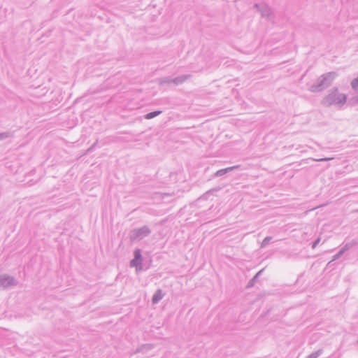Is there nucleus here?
<instances>
[{"instance_id": "f257e3e1", "label": "nucleus", "mask_w": 358, "mask_h": 358, "mask_svg": "<svg viewBox=\"0 0 358 358\" xmlns=\"http://www.w3.org/2000/svg\"><path fill=\"white\" fill-rule=\"evenodd\" d=\"M336 76L337 73L334 71L322 74L310 86L309 91L314 93L322 92L331 85Z\"/></svg>"}, {"instance_id": "f03ea898", "label": "nucleus", "mask_w": 358, "mask_h": 358, "mask_svg": "<svg viewBox=\"0 0 358 358\" xmlns=\"http://www.w3.org/2000/svg\"><path fill=\"white\" fill-rule=\"evenodd\" d=\"M346 100L347 96L345 94L340 93L338 88H334L322 99L321 103L323 106L327 107L333 105L341 107L345 103Z\"/></svg>"}, {"instance_id": "b1692460", "label": "nucleus", "mask_w": 358, "mask_h": 358, "mask_svg": "<svg viewBox=\"0 0 358 358\" xmlns=\"http://www.w3.org/2000/svg\"><path fill=\"white\" fill-rule=\"evenodd\" d=\"M357 343H358V340H357Z\"/></svg>"}, {"instance_id": "ddd939ff", "label": "nucleus", "mask_w": 358, "mask_h": 358, "mask_svg": "<svg viewBox=\"0 0 358 358\" xmlns=\"http://www.w3.org/2000/svg\"><path fill=\"white\" fill-rule=\"evenodd\" d=\"M171 78H169L168 77H164V78H159V80H158V83L160 85H164V84H169V83H171Z\"/></svg>"}, {"instance_id": "7ed1b4c3", "label": "nucleus", "mask_w": 358, "mask_h": 358, "mask_svg": "<svg viewBox=\"0 0 358 358\" xmlns=\"http://www.w3.org/2000/svg\"><path fill=\"white\" fill-rule=\"evenodd\" d=\"M151 231L147 226H143L141 228L134 229L130 233V240L134 241L137 239H142L148 236Z\"/></svg>"}, {"instance_id": "aec40b11", "label": "nucleus", "mask_w": 358, "mask_h": 358, "mask_svg": "<svg viewBox=\"0 0 358 358\" xmlns=\"http://www.w3.org/2000/svg\"><path fill=\"white\" fill-rule=\"evenodd\" d=\"M320 242V238L318 237L312 244V248L315 249Z\"/></svg>"}, {"instance_id": "412c9836", "label": "nucleus", "mask_w": 358, "mask_h": 358, "mask_svg": "<svg viewBox=\"0 0 358 358\" xmlns=\"http://www.w3.org/2000/svg\"><path fill=\"white\" fill-rule=\"evenodd\" d=\"M350 102H352L353 103H358V95L352 97Z\"/></svg>"}, {"instance_id": "dca6fc26", "label": "nucleus", "mask_w": 358, "mask_h": 358, "mask_svg": "<svg viewBox=\"0 0 358 358\" xmlns=\"http://www.w3.org/2000/svg\"><path fill=\"white\" fill-rule=\"evenodd\" d=\"M345 253V252L341 249L338 253H336L334 257H333V259L331 260V262L333 261H335V260H337L343 254Z\"/></svg>"}, {"instance_id": "2eb2a0df", "label": "nucleus", "mask_w": 358, "mask_h": 358, "mask_svg": "<svg viewBox=\"0 0 358 358\" xmlns=\"http://www.w3.org/2000/svg\"><path fill=\"white\" fill-rule=\"evenodd\" d=\"M12 136V134L9 131L0 133V141L8 138Z\"/></svg>"}, {"instance_id": "20e7f679", "label": "nucleus", "mask_w": 358, "mask_h": 358, "mask_svg": "<svg viewBox=\"0 0 358 358\" xmlns=\"http://www.w3.org/2000/svg\"><path fill=\"white\" fill-rule=\"evenodd\" d=\"M254 7L258 10L262 17H266L268 20L272 19L273 13L268 5L264 3H255Z\"/></svg>"}, {"instance_id": "f8f14e48", "label": "nucleus", "mask_w": 358, "mask_h": 358, "mask_svg": "<svg viewBox=\"0 0 358 358\" xmlns=\"http://www.w3.org/2000/svg\"><path fill=\"white\" fill-rule=\"evenodd\" d=\"M162 113V110H155L153 112H150V113H148V114H146L145 117L147 120H150V119L154 118L155 117L160 115Z\"/></svg>"}, {"instance_id": "9d476101", "label": "nucleus", "mask_w": 358, "mask_h": 358, "mask_svg": "<svg viewBox=\"0 0 358 358\" xmlns=\"http://www.w3.org/2000/svg\"><path fill=\"white\" fill-rule=\"evenodd\" d=\"M264 268L260 270L259 271H258L255 275L248 282V287H253L255 282L257 280V279L259 278V277L262 275V273H263L264 271Z\"/></svg>"}, {"instance_id": "0eeeda50", "label": "nucleus", "mask_w": 358, "mask_h": 358, "mask_svg": "<svg viewBox=\"0 0 358 358\" xmlns=\"http://www.w3.org/2000/svg\"><path fill=\"white\" fill-rule=\"evenodd\" d=\"M239 167H240V165H236V166L228 167V168H226V169H220L217 172H215L214 176L215 177H220V176H222L224 174H226V173H229V172H230L231 171H234L235 169H238Z\"/></svg>"}, {"instance_id": "1a4fd4ad", "label": "nucleus", "mask_w": 358, "mask_h": 358, "mask_svg": "<svg viewBox=\"0 0 358 358\" xmlns=\"http://www.w3.org/2000/svg\"><path fill=\"white\" fill-rule=\"evenodd\" d=\"M164 296L162 290L158 289L152 296V301L154 304L157 303Z\"/></svg>"}, {"instance_id": "39448f33", "label": "nucleus", "mask_w": 358, "mask_h": 358, "mask_svg": "<svg viewBox=\"0 0 358 358\" xmlns=\"http://www.w3.org/2000/svg\"><path fill=\"white\" fill-rule=\"evenodd\" d=\"M17 284V282L13 277L6 274L0 275V287L2 289H6L10 286H15Z\"/></svg>"}, {"instance_id": "a211bd4d", "label": "nucleus", "mask_w": 358, "mask_h": 358, "mask_svg": "<svg viewBox=\"0 0 358 358\" xmlns=\"http://www.w3.org/2000/svg\"><path fill=\"white\" fill-rule=\"evenodd\" d=\"M351 86L352 89L358 90V77L352 81Z\"/></svg>"}, {"instance_id": "6e6552de", "label": "nucleus", "mask_w": 358, "mask_h": 358, "mask_svg": "<svg viewBox=\"0 0 358 358\" xmlns=\"http://www.w3.org/2000/svg\"><path fill=\"white\" fill-rule=\"evenodd\" d=\"M191 76H192L190 74L180 76L176 77L175 78H173L171 80V83L175 84L176 85H178L183 83L189 78H190Z\"/></svg>"}, {"instance_id": "9b49d317", "label": "nucleus", "mask_w": 358, "mask_h": 358, "mask_svg": "<svg viewBox=\"0 0 358 358\" xmlns=\"http://www.w3.org/2000/svg\"><path fill=\"white\" fill-rule=\"evenodd\" d=\"M357 244V241L352 240L351 242L345 243L343 247L342 250L345 252L346 251L350 250L354 246H355Z\"/></svg>"}, {"instance_id": "5701e85b", "label": "nucleus", "mask_w": 358, "mask_h": 358, "mask_svg": "<svg viewBox=\"0 0 358 358\" xmlns=\"http://www.w3.org/2000/svg\"><path fill=\"white\" fill-rule=\"evenodd\" d=\"M353 212H356V213H358V208L356 209V210H354Z\"/></svg>"}, {"instance_id": "6ab92c4d", "label": "nucleus", "mask_w": 358, "mask_h": 358, "mask_svg": "<svg viewBox=\"0 0 358 358\" xmlns=\"http://www.w3.org/2000/svg\"><path fill=\"white\" fill-rule=\"evenodd\" d=\"M334 157H324V158H320V159H313V161L315 162H327L333 160Z\"/></svg>"}, {"instance_id": "4468645a", "label": "nucleus", "mask_w": 358, "mask_h": 358, "mask_svg": "<svg viewBox=\"0 0 358 358\" xmlns=\"http://www.w3.org/2000/svg\"><path fill=\"white\" fill-rule=\"evenodd\" d=\"M322 350L320 349L313 353H311L308 358H317L322 353Z\"/></svg>"}, {"instance_id": "4be33fe9", "label": "nucleus", "mask_w": 358, "mask_h": 358, "mask_svg": "<svg viewBox=\"0 0 358 358\" xmlns=\"http://www.w3.org/2000/svg\"><path fill=\"white\" fill-rule=\"evenodd\" d=\"M97 143H98V141H96V142H95V143H94V144H93V145H92V146H91L88 150H87V152H89L92 151V150L94 149V148L96 146V145L97 144Z\"/></svg>"}, {"instance_id": "423d86ee", "label": "nucleus", "mask_w": 358, "mask_h": 358, "mask_svg": "<svg viewBox=\"0 0 358 358\" xmlns=\"http://www.w3.org/2000/svg\"><path fill=\"white\" fill-rule=\"evenodd\" d=\"M134 258L130 262V266L136 267V270H141L142 268L141 262L142 256L140 249H136L134 252Z\"/></svg>"}, {"instance_id": "f3484780", "label": "nucleus", "mask_w": 358, "mask_h": 358, "mask_svg": "<svg viewBox=\"0 0 358 358\" xmlns=\"http://www.w3.org/2000/svg\"><path fill=\"white\" fill-rule=\"evenodd\" d=\"M271 239V236H266L262 243V248L266 246Z\"/></svg>"}]
</instances>
